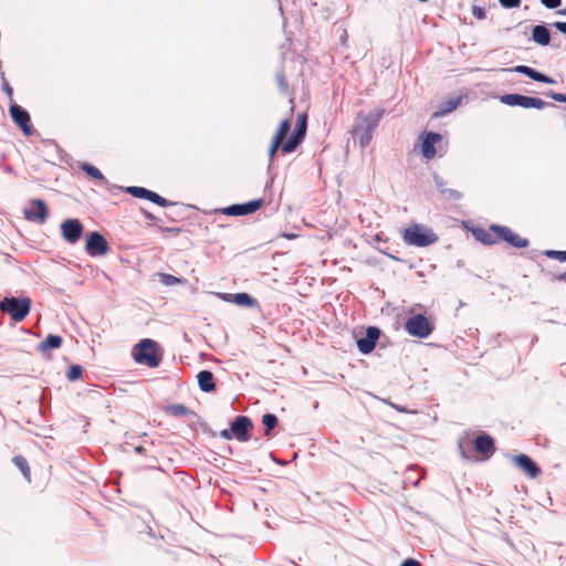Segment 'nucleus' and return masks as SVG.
<instances>
[{
	"mask_svg": "<svg viewBox=\"0 0 566 566\" xmlns=\"http://www.w3.org/2000/svg\"><path fill=\"white\" fill-rule=\"evenodd\" d=\"M381 117L382 112L370 113L368 115H358L357 123L352 129V135L355 140L359 142L361 148H365L369 145L373 138V133L378 126Z\"/></svg>",
	"mask_w": 566,
	"mask_h": 566,
	"instance_id": "f257e3e1",
	"label": "nucleus"
},
{
	"mask_svg": "<svg viewBox=\"0 0 566 566\" xmlns=\"http://www.w3.org/2000/svg\"><path fill=\"white\" fill-rule=\"evenodd\" d=\"M132 356L137 364L146 365L150 368L158 367L161 361V355L158 353V344L150 338L139 340L133 347Z\"/></svg>",
	"mask_w": 566,
	"mask_h": 566,
	"instance_id": "f03ea898",
	"label": "nucleus"
},
{
	"mask_svg": "<svg viewBox=\"0 0 566 566\" xmlns=\"http://www.w3.org/2000/svg\"><path fill=\"white\" fill-rule=\"evenodd\" d=\"M30 297L6 296L0 302V311L8 314L12 321L22 322L30 313Z\"/></svg>",
	"mask_w": 566,
	"mask_h": 566,
	"instance_id": "7ed1b4c3",
	"label": "nucleus"
},
{
	"mask_svg": "<svg viewBox=\"0 0 566 566\" xmlns=\"http://www.w3.org/2000/svg\"><path fill=\"white\" fill-rule=\"evenodd\" d=\"M439 240L432 229L422 224H413L403 232V241L409 245L424 248Z\"/></svg>",
	"mask_w": 566,
	"mask_h": 566,
	"instance_id": "20e7f679",
	"label": "nucleus"
},
{
	"mask_svg": "<svg viewBox=\"0 0 566 566\" xmlns=\"http://www.w3.org/2000/svg\"><path fill=\"white\" fill-rule=\"evenodd\" d=\"M501 103L509 106H520L523 108H537L543 109L546 106H554L553 104L546 103L539 97L526 96L522 94H504L500 97Z\"/></svg>",
	"mask_w": 566,
	"mask_h": 566,
	"instance_id": "39448f33",
	"label": "nucleus"
},
{
	"mask_svg": "<svg viewBox=\"0 0 566 566\" xmlns=\"http://www.w3.org/2000/svg\"><path fill=\"white\" fill-rule=\"evenodd\" d=\"M405 329L411 336L427 338L433 332V325L423 314H415L407 318Z\"/></svg>",
	"mask_w": 566,
	"mask_h": 566,
	"instance_id": "423d86ee",
	"label": "nucleus"
},
{
	"mask_svg": "<svg viewBox=\"0 0 566 566\" xmlns=\"http://www.w3.org/2000/svg\"><path fill=\"white\" fill-rule=\"evenodd\" d=\"M307 127V115L305 113L298 114L296 128L293 132L292 136L285 144L282 145V151L290 154L293 153L298 145L303 142L306 135Z\"/></svg>",
	"mask_w": 566,
	"mask_h": 566,
	"instance_id": "0eeeda50",
	"label": "nucleus"
},
{
	"mask_svg": "<svg viewBox=\"0 0 566 566\" xmlns=\"http://www.w3.org/2000/svg\"><path fill=\"white\" fill-rule=\"evenodd\" d=\"M109 250L106 239L98 232H90L86 237L85 251L90 256L105 255Z\"/></svg>",
	"mask_w": 566,
	"mask_h": 566,
	"instance_id": "6e6552de",
	"label": "nucleus"
},
{
	"mask_svg": "<svg viewBox=\"0 0 566 566\" xmlns=\"http://www.w3.org/2000/svg\"><path fill=\"white\" fill-rule=\"evenodd\" d=\"M490 230H492L494 233H496L497 238L502 241L507 242L514 248H527L530 242L527 239L520 237L518 234L514 233L509 227L506 226H499V224H491Z\"/></svg>",
	"mask_w": 566,
	"mask_h": 566,
	"instance_id": "1a4fd4ad",
	"label": "nucleus"
},
{
	"mask_svg": "<svg viewBox=\"0 0 566 566\" xmlns=\"http://www.w3.org/2000/svg\"><path fill=\"white\" fill-rule=\"evenodd\" d=\"M9 113L12 120L21 128L22 133L25 136H31L33 133V127L31 125V117L29 112L22 106L12 103L9 107Z\"/></svg>",
	"mask_w": 566,
	"mask_h": 566,
	"instance_id": "9d476101",
	"label": "nucleus"
},
{
	"mask_svg": "<svg viewBox=\"0 0 566 566\" xmlns=\"http://www.w3.org/2000/svg\"><path fill=\"white\" fill-rule=\"evenodd\" d=\"M84 227L78 219H66L61 223L62 237L71 244L76 243L81 239Z\"/></svg>",
	"mask_w": 566,
	"mask_h": 566,
	"instance_id": "9b49d317",
	"label": "nucleus"
},
{
	"mask_svg": "<svg viewBox=\"0 0 566 566\" xmlns=\"http://www.w3.org/2000/svg\"><path fill=\"white\" fill-rule=\"evenodd\" d=\"M31 205L35 207L33 208H25L23 210L24 218L29 221L36 222L39 224H43L49 216L48 207L44 200L42 199H33L31 201Z\"/></svg>",
	"mask_w": 566,
	"mask_h": 566,
	"instance_id": "f8f14e48",
	"label": "nucleus"
},
{
	"mask_svg": "<svg viewBox=\"0 0 566 566\" xmlns=\"http://www.w3.org/2000/svg\"><path fill=\"white\" fill-rule=\"evenodd\" d=\"M380 336V329L376 326H369L363 337L357 338V348L361 354H369L376 347Z\"/></svg>",
	"mask_w": 566,
	"mask_h": 566,
	"instance_id": "ddd939ff",
	"label": "nucleus"
},
{
	"mask_svg": "<svg viewBox=\"0 0 566 566\" xmlns=\"http://www.w3.org/2000/svg\"><path fill=\"white\" fill-rule=\"evenodd\" d=\"M252 428V420L248 416H237L231 422V431L241 442H245L250 439V431Z\"/></svg>",
	"mask_w": 566,
	"mask_h": 566,
	"instance_id": "4468645a",
	"label": "nucleus"
},
{
	"mask_svg": "<svg viewBox=\"0 0 566 566\" xmlns=\"http://www.w3.org/2000/svg\"><path fill=\"white\" fill-rule=\"evenodd\" d=\"M262 205V199H255L244 203H235L224 208L223 213L227 216H248L259 210Z\"/></svg>",
	"mask_w": 566,
	"mask_h": 566,
	"instance_id": "2eb2a0df",
	"label": "nucleus"
},
{
	"mask_svg": "<svg viewBox=\"0 0 566 566\" xmlns=\"http://www.w3.org/2000/svg\"><path fill=\"white\" fill-rule=\"evenodd\" d=\"M512 461L518 469H521L525 474H527L532 479L537 478L542 472L537 463L526 454L521 453L517 455H513Z\"/></svg>",
	"mask_w": 566,
	"mask_h": 566,
	"instance_id": "dca6fc26",
	"label": "nucleus"
},
{
	"mask_svg": "<svg viewBox=\"0 0 566 566\" xmlns=\"http://www.w3.org/2000/svg\"><path fill=\"white\" fill-rule=\"evenodd\" d=\"M503 71L520 73V74H523V75L532 78L533 81L541 82V83H546V84H555L556 83V81L554 78H552V77L547 76L546 74H544L531 66H527V65H516L514 67L503 69Z\"/></svg>",
	"mask_w": 566,
	"mask_h": 566,
	"instance_id": "f3484780",
	"label": "nucleus"
},
{
	"mask_svg": "<svg viewBox=\"0 0 566 566\" xmlns=\"http://www.w3.org/2000/svg\"><path fill=\"white\" fill-rule=\"evenodd\" d=\"M442 140V135L436 132L424 133L422 137L421 151L426 159H432L438 154L436 144Z\"/></svg>",
	"mask_w": 566,
	"mask_h": 566,
	"instance_id": "a211bd4d",
	"label": "nucleus"
},
{
	"mask_svg": "<svg viewBox=\"0 0 566 566\" xmlns=\"http://www.w3.org/2000/svg\"><path fill=\"white\" fill-rule=\"evenodd\" d=\"M473 448L478 453L489 459L495 452V442L490 434L481 432L474 439Z\"/></svg>",
	"mask_w": 566,
	"mask_h": 566,
	"instance_id": "6ab92c4d",
	"label": "nucleus"
},
{
	"mask_svg": "<svg viewBox=\"0 0 566 566\" xmlns=\"http://www.w3.org/2000/svg\"><path fill=\"white\" fill-rule=\"evenodd\" d=\"M198 385L203 392H211L216 389L214 376L210 370H201L197 375Z\"/></svg>",
	"mask_w": 566,
	"mask_h": 566,
	"instance_id": "aec40b11",
	"label": "nucleus"
},
{
	"mask_svg": "<svg viewBox=\"0 0 566 566\" xmlns=\"http://www.w3.org/2000/svg\"><path fill=\"white\" fill-rule=\"evenodd\" d=\"M532 39L537 44L546 46L551 43V32L546 25H534L532 29Z\"/></svg>",
	"mask_w": 566,
	"mask_h": 566,
	"instance_id": "412c9836",
	"label": "nucleus"
},
{
	"mask_svg": "<svg viewBox=\"0 0 566 566\" xmlns=\"http://www.w3.org/2000/svg\"><path fill=\"white\" fill-rule=\"evenodd\" d=\"M63 338L60 335L49 334L39 345L38 350L45 355L49 350L61 347Z\"/></svg>",
	"mask_w": 566,
	"mask_h": 566,
	"instance_id": "4be33fe9",
	"label": "nucleus"
},
{
	"mask_svg": "<svg viewBox=\"0 0 566 566\" xmlns=\"http://www.w3.org/2000/svg\"><path fill=\"white\" fill-rule=\"evenodd\" d=\"M472 233L479 242H481L485 245H492L500 240L497 238L496 233H494L492 230H490V228L489 229L475 228L472 230Z\"/></svg>",
	"mask_w": 566,
	"mask_h": 566,
	"instance_id": "5701e85b",
	"label": "nucleus"
},
{
	"mask_svg": "<svg viewBox=\"0 0 566 566\" xmlns=\"http://www.w3.org/2000/svg\"><path fill=\"white\" fill-rule=\"evenodd\" d=\"M460 102H461V98L455 97V98H451V99H448V101L441 103L439 105L438 109L433 113V117L440 118V117L448 115L449 113L453 112L459 106Z\"/></svg>",
	"mask_w": 566,
	"mask_h": 566,
	"instance_id": "b1692460",
	"label": "nucleus"
},
{
	"mask_svg": "<svg viewBox=\"0 0 566 566\" xmlns=\"http://www.w3.org/2000/svg\"><path fill=\"white\" fill-rule=\"evenodd\" d=\"M166 412L170 416L180 418L186 416H195V412L182 403H174L166 407Z\"/></svg>",
	"mask_w": 566,
	"mask_h": 566,
	"instance_id": "393cba45",
	"label": "nucleus"
},
{
	"mask_svg": "<svg viewBox=\"0 0 566 566\" xmlns=\"http://www.w3.org/2000/svg\"><path fill=\"white\" fill-rule=\"evenodd\" d=\"M12 462L21 471L23 478L28 482H31V471H30V467H29L27 459L23 455H15L12 459Z\"/></svg>",
	"mask_w": 566,
	"mask_h": 566,
	"instance_id": "a878e982",
	"label": "nucleus"
},
{
	"mask_svg": "<svg viewBox=\"0 0 566 566\" xmlns=\"http://www.w3.org/2000/svg\"><path fill=\"white\" fill-rule=\"evenodd\" d=\"M81 169L87 176L92 177L93 179H96V180L101 181L102 184L106 182V179H105L104 175L101 172V170L97 169L96 167L92 166L91 164H87V163L82 164Z\"/></svg>",
	"mask_w": 566,
	"mask_h": 566,
	"instance_id": "bb28decb",
	"label": "nucleus"
},
{
	"mask_svg": "<svg viewBox=\"0 0 566 566\" xmlns=\"http://www.w3.org/2000/svg\"><path fill=\"white\" fill-rule=\"evenodd\" d=\"M233 302L240 306L252 307L256 304V300L248 293H237L233 295Z\"/></svg>",
	"mask_w": 566,
	"mask_h": 566,
	"instance_id": "cd10ccee",
	"label": "nucleus"
},
{
	"mask_svg": "<svg viewBox=\"0 0 566 566\" xmlns=\"http://www.w3.org/2000/svg\"><path fill=\"white\" fill-rule=\"evenodd\" d=\"M277 417L274 413H265L262 417V423L265 428L264 434L270 436L271 431L277 426Z\"/></svg>",
	"mask_w": 566,
	"mask_h": 566,
	"instance_id": "c85d7f7f",
	"label": "nucleus"
},
{
	"mask_svg": "<svg viewBox=\"0 0 566 566\" xmlns=\"http://www.w3.org/2000/svg\"><path fill=\"white\" fill-rule=\"evenodd\" d=\"M291 130V122L289 119H284L281 122L277 132L273 136V139L279 140L281 143H285L284 139Z\"/></svg>",
	"mask_w": 566,
	"mask_h": 566,
	"instance_id": "c756f323",
	"label": "nucleus"
},
{
	"mask_svg": "<svg viewBox=\"0 0 566 566\" xmlns=\"http://www.w3.org/2000/svg\"><path fill=\"white\" fill-rule=\"evenodd\" d=\"M125 190L127 193L132 195L135 198H140V199H146V200H148L149 195L151 192V190H149L147 188L137 187V186L127 187Z\"/></svg>",
	"mask_w": 566,
	"mask_h": 566,
	"instance_id": "7c9ffc66",
	"label": "nucleus"
},
{
	"mask_svg": "<svg viewBox=\"0 0 566 566\" xmlns=\"http://www.w3.org/2000/svg\"><path fill=\"white\" fill-rule=\"evenodd\" d=\"M159 282L165 286H172L182 282L181 279L167 273H157Z\"/></svg>",
	"mask_w": 566,
	"mask_h": 566,
	"instance_id": "2f4dec72",
	"label": "nucleus"
},
{
	"mask_svg": "<svg viewBox=\"0 0 566 566\" xmlns=\"http://www.w3.org/2000/svg\"><path fill=\"white\" fill-rule=\"evenodd\" d=\"M148 200L151 201L153 203H156V205L160 206V207H168V206H175L176 205L175 202H171V201L167 200L166 198L159 196L155 191L150 192Z\"/></svg>",
	"mask_w": 566,
	"mask_h": 566,
	"instance_id": "473e14b6",
	"label": "nucleus"
},
{
	"mask_svg": "<svg viewBox=\"0 0 566 566\" xmlns=\"http://www.w3.org/2000/svg\"><path fill=\"white\" fill-rule=\"evenodd\" d=\"M83 367L80 365H72L66 374V377L70 381L78 380L82 377Z\"/></svg>",
	"mask_w": 566,
	"mask_h": 566,
	"instance_id": "72a5a7b5",
	"label": "nucleus"
},
{
	"mask_svg": "<svg viewBox=\"0 0 566 566\" xmlns=\"http://www.w3.org/2000/svg\"><path fill=\"white\" fill-rule=\"evenodd\" d=\"M275 78H276L277 85L280 87V91L283 94H286L287 91H289V85H287V82H286L285 74H284L283 70H280V71L276 72Z\"/></svg>",
	"mask_w": 566,
	"mask_h": 566,
	"instance_id": "f704fd0d",
	"label": "nucleus"
},
{
	"mask_svg": "<svg viewBox=\"0 0 566 566\" xmlns=\"http://www.w3.org/2000/svg\"><path fill=\"white\" fill-rule=\"evenodd\" d=\"M545 255L549 259H555L560 262H566V251L546 250Z\"/></svg>",
	"mask_w": 566,
	"mask_h": 566,
	"instance_id": "c9c22d12",
	"label": "nucleus"
},
{
	"mask_svg": "<svg viewBox=\"0 0 566 566\" xmlns=\"http://www.w3.org/2000/svg\"><path fill=\"white\" fill-rule=\"evenodd\" d=\"M1 80H2V85H1L2 86V91L6 93V95L9 97V99L12 101L13 88L11 87L9 82L7 81L3 72L1 73Z\"/></svg>",
	"mask_w": 566,
	"mask_h": 566,
	"instance_id": "e433bc0d",
	"label": "nucleus"
},
{
	"mask_svg": "<svg viewBox=\"0 0 566 566\" xmlns=\"http://www.w3.org/2000/svg\"><path fill=\"white\" fill-rule=\"evenodd\" d=\"M284 143H281L279 140L272 139L270 149H269V159L272 163L274 160V157L276 155L277 149L281 147Z\"/></svg>",
	"mask_w": 566,
	"mask_h": 566,
	"instance_id": "4c0bfd02",
	"label": "nucleus"
},
{
	"mask_svg": "<svg viewBox=\"0 0 566 566\" xmlns=\"http://www.w3.org/2000/svg\"><path fill=\"white\" fill-rule=\"evenodd\" d=\"M441 193L451 200H459L462 195L455 189H441Z\"/></svg>",
	"mask_w": 566,
	"mask_h": 566,
	"instance_id": "58836bf2",
	"label": "nucleus"
},
{
	"mask_svg": "<svg viewBox=\"0 0 566 566\" xmlns=\"http://www.w3.org/2000/svg\"><path fill=\"white\" fill-rule=\"evenodd\" d=\"M472 15L479 20H483L486 18L485 9L480 6H472Z\"/></svg>",
	"mask_w": 566,
	"mask_h": 566,
	"instance_id": "ea45409f",
	"label": "nucleus"
},
{
	"mask_svg": "<svg viewBox=\"0 0 566 566\" xmlns=\"http://www.w3.org/2000/svg\"><path fill=\"white\" fill-rule=\"evenodd\" d=\"M500 4L505 9L518 8L521 0H499Z\"/></svg>",
	"mask_w": 566,
	"mask_h": 566,
	"instance_id": "a19ab883",
	"label": "nucleus"
},
{
	"mask_svg": "<svg viewBox=\"0 0 566 566\" xmlns=\"http://www.w3.org/2000/svg\"><path fill=\"white\" fill-rule=\"evenodd\" d=\"M541 3L547 9H556L560 6L562 0H541Z\"/></svg>",
	"mask_w": 566,
	"mask_h": 566,
	"instance_id": "79ce46f5",
	"label": "nucleus"
},
{
	"mask_svg": "<svg viewBox=\"0 0 566 566\" xmlns=\"http://www.w3.org/2000/svg\"><path fill=\"white\" fill-rule=\"evenodd\" d=\"M547 95L556 102L566 103V94L549 92L547 93Z\"/></svg>",
	"mask_w": 566,
	"mask_h": 566,
	"instance_id": "37998d69",
	"label": "nucleus"
},
{
	"mask_svg": "<svg viewBox=\"0 0 566 566\" xmlns=\"http://www.w3.org/2000/svg\"><path fill=\"white\" fill-rule=\"evenodd\" d=\"M552 27L566 35V22L556 21L552 24Z\"/></svg>",
	"mask_w": 566,
	"mask_h": 566,
	"instance_id": "c03bdc74",
	"label": "nucleus"
},
{
	"mask_svg": "<svg viewBox=\"0 0 566 566\" xmlns=\"http://www.w3.org/2000/svg\"><path fill=\"white\" fill-rule=\"evenodd\" d=\"M220 437L226 439V440H230L234 437L233 432L231 431V428L230 429H223L220 431Z\"/></svg>",
	"mask_w": 566,
	"mask_h": 566,
	"instance_id": "a18cd8bd",
	"label": "nucleus"
},
{
	"mask_svg": "<svg viewBox=\"0 0 566 566\" xmlns=\"http://www.w3.org/2000/svg\"><path fill=\"white\" fill-rule=\"evenodd\" d=\"M400 566H421V564L413 558H407L400 564Z\"/></svg>",
	"mask_w": 566,
	"mask_h": 566,
	"instance_id": "49530a36",
	"label": "nucleus"
},
{
	"mask_svg": "<svg viewBox=\"0 0 566 566\" xmlns=\"http://www.w3.org/2000/svg\"><path fill=\"white\" fill-rule=\"evenodd\" d=\"M433 179H434V184H436V186H437V188L439 189L440 192H441V189H446L444 188V181H443V179L441 177L434 175Z\"/></svg>",
	"mask_w": 566,
	"mask_h": 566,
	"instance_id": "de8ad7c7",
	"label": "nucleus"
},
{
	"mask_svg": "<svg viewBox=\"0 0 566 566\" xmlns=\"http://www.w3.org/2000/svg\"><path fill=\"white\" fill-rule=\"evenodd\" d=\"M555 280L559 282H566V271L564 273L555 275Z\"/></svg>",
	"mask_w": 566,
	"mask_h": 566,
	"instance_id": "09e8293b",
	"label": "nucleus"
},
{
	"mask_svg": "<svg viewBox=\"0 0 566 566\" xmlns=\"http://www.w3.org/2000/svg\"><path fill=\"white\" fill-rule=\"evenodd\" d=\"M164 231L177 233L179 232V228H165Z\"/></svg>",
	"mask_w": 566,
	"mask_h": 566,
	"instance_id": "8fccbe9b",
	"label": "nucleus"
},
{
	"mask_svg": "<svg viewBox=\"0 0 566 566\" xmlns=\"http://www.w3.org/2000/svg\"><path fill=\"white\" fill-rule=\"evenodd\" d=\"M145 451V448L142 446H138L135 448V452L142 454Z\"/></svg>",
	"mask_w": 566,
	"mask_h": 566,
	"instance_id": "3c124183",
	"label": "nucleus"
},
{
	"mask_svg": "<svg viewBox=\"0 0 566 566\" xmlns=\"http://www.w3.org/2000/svg\"><path fill=\"white\" fill-rule=\"evenodd\" d=\"M145 216H146V218H147L148 220H155L154 214H151V213H149V212H146V213H145Z\"/></svg>",
	"mask_w": 566,
	"mask_h": 566,
	"instance_id": "603ef678",
	"label": "nucleus"
},
{
	"mask_svg": "<svg viewBox=\"0 0 566 566\" xmlns=\"http://www.w3.org/2000/svg\"><path fill=\"white\" fill-rule=\"evenodd\" d=\"M557 14L566 15V8L558 10Z\"/></svg>",
	"mask_w": 566,
	"mask_h": 566,
	"instance_id": "864d4df0",
	"label": "nucleus"
},
{
	"mask_svg": "<svg viewBox=\"0 0 566 566\" xmlns=\"http://www.w3.org/2000/svg\"><path fill=\"white\" fill-rule=\"evenodd\" d=\"M284 237L287 239H293V238H295V234L289 233V234H284Z\"/></svg>",
	"mask_w": 566,
	"mask_h": 566,
	"instance_id": "5fc2aeb1",
	"label": "nucleus"
},
{
	"mask_svg": "<svg viewBox=\"0 0 566 566\" xmlns=\"http://www.w3.org/2000/svg\"><path fill=\"white\" fill-rule=\"evenodd\" d=\"M420 2H427L428 0H419Z\"/></svg>",
	"mask_w": 566,
	"mask_h": 566,
	"instance_id": "6e6d98bb",
	"label": "nucleus"
}]
</instances>
